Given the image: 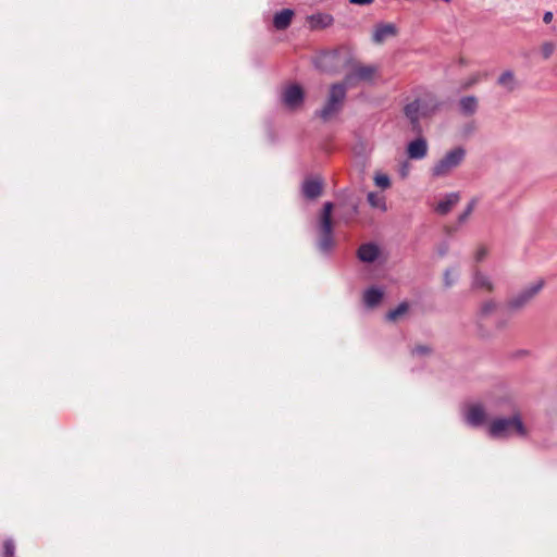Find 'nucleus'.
<instances>
[{
	"instance_id": "obj_34",
	"label": "nucleus",
	"mask_w": 557,
	"mask_h": 557,
	"mask_svg": "<svg viewBox=\"0 0 557 557\" xmlns=\"http://www.w3.org/2000/svg\"><path fill=\"white\" fill-rule=\"evenodd\" d=\"M335 55L334 52H327V53H324L322 57H321V60H326V59H333Z\"/></svg>"
},
{
	"instance_id": "obj_8",
	"label": "nucleus",
	"mask_w": 557,
	"mask_h": 557,
	"mask_svg": "<svg viewBox=\"0 0 557 557\" xmlns=\"http://www.w3.org/2000/svg\"><path fill=\"white\" fill-rule=\"evenodd\" d=\"M282 101L289 109H296L304 101V90L299 85H289L282 92Z\"/></svg>"
},
{
	"instance_id": "obj_26",
	"label": "nucleus",
	"mask_w": 557,
	"mask_h": 557,
	"mask_svg": "<svg viewBox=\"0 0 557 557\" xmlns=\"http://www.w3.org/2000/svg\"><path fill=\"white\" fill-rule=\"evenodd\" d=\"M374 183L377 187H380L382 189H386L391 186V180H389L388 175H386L384 173H376L374 175Z\"/></svg>"
},
{
	"instance_id": "obj_11",
	"label": "nucleus",
	"mask_w": 557,
	"mask_h": 557,
	"mask_svg": "<svg viewBox=\"0 0 557 557\" xmlns=\"http://www.w3.org/2000/svg\"><path fill=\"white\" fill-rule=\"evenodd\" d=\"M407 153L410 159L420 160L428 153V144L423 138H417L409 143Z\"/></svg>"
},
{
	"instance_id": "obj_7",
	"label": "nucleus",
	"mask_w": 557,
	"mask_h": 557,
	"mask_svg": "<svg viewBox=\"0 0 557 557\" xmlns=\"http://www.w3.org/2000/svg\"><path fill=\"white\" fill-rule=\"evenodd\" d=\"M543 281L533 282L515 296L510 298L508 301V307L512 310H519L529 305L532 299L540 293L543 287Z\"/></svg>"
},
{
	"instance_id": "obj_17",
	"label": "nucleus",
	"mask_w": 557,
	"mask_h": 557,
	"mask_svg": "<svg viewBox=\"0 0 557 557\" xmlns=\"http://www.w3.org/2000/svg\"><path fill=\"white\" fill-rule=\"evenodd\" d=\"M294 12L289 9H284L277 12L273 18V25L276 29L282 30L289 26Z\"/></svg>"
},
{
	"instance_id": "obj_30",
	"label": "nucleus",
	"mask_w": 557,
	"mask_h": 557,
	"mask_svg": "<svg viewBox=\"0 0 557 557\" xmlns=\"http://www.w3.org/2000/svg\"><path fill=\"white\" fill-rule=\"evenodd\" d=\"M313 21H317L322 27H326L332 24L333 17L331 15H319L313 17Z\"/></svg>"
},
{
	"instance_id": "obj_33",
	"label": "nucleus",
	"mask_w": 557,
	"mask_h": 557,
	"mask_svg": "<svg viewBox=\"0 0 557 557\" xmlns=\"http://www.w3.org/2000/svg\"><path fill=\"white\" fill-rule=\"evenodd\" d=\"M349 1L352 4H360V5L370 4L373 2V0H349Z\"/></svg>"
},
{
	"instance_id": "obj_20",
	"label": "nucleus",
	"mask_w": 557,
	"mask_h": 557,
	"mask_svg": "<svg viewBox=\"0 0 557 557\" xmlns=\"http://www.w3.org/2000/svg\"><path fill=\"white\" fill-rule=\"evenodd\" d=\"M459 108L462 114L472 115L478 109V99L474 96H466L459 100Z\"/></svg>"
},
{
	"instance_id": "obj_5",
	"label": "nucleus",
	"mask_w": 557,
	"mask_h": 557,
	"mask_svg": "<svg viewBox=\"0 0 557 557\" xmlns=\"http://www.w3.org/2000/svg\"><path fill=\"white\" fill-rule=\"evenodd\" d=\"M462 416L468 425L479 428L484 424L487 425L490 423V419H492L494 414H491L487 399L485 404L479 401L468 404L463 408Z\"/></svg>"
},
{
	"instance_id": "obj_14",
	"label": "nucleus",
	"mask_w": 557,
	"mask_h": 557,
	"mask_svg": "<svg viewBox=\"0 0 557 557\" xmlns=\"http://www.w3.org/2000/svg\"><path fill=\"white\" fill-rule=\"evenodd\" d=\"M497 85L505 89L507 92H512L519 88V82L512 71L507 70L503 72L497 78Z\"/></svg>"
},
{
	"instance_id": "obj_3",
	"label": "nucleus",
	"mask_w": 557,
	"mask_h": 557,
	"mask_svg": "<svg viewBox=\"0 0 557 557\" xmlns=\"http://www.w3.org/2000/svg\"><path fill=\"white\" fill-rule=\"evenodd\" d=\"M347 88L345 84L336 83L331 85L326 102L317 115L324 122L335 117L343 109L346 99Z\"/></svg>"
},
{
	"instance_id": "obj_31",
	"label": "nucleus",
	"mask_w": 557,
	"mask_h": 557,
	"mask_svg": "<svg viewBox=\"0 0 557 557\" xmlns=\"http://www.w3.org/2000/svg\"><path fill=\"white\" fill-rule=\"evenodd\" d=\"M487 256V250L485 247H480L476 249L474 253V259L476 262H481L484 260V258Z\"/></svg>"
},
{
	"instance_id": "obj_27",
	"label": "nucleus",
	"mask_w": 557,
	"mask_h": 557,
	"mask_svg": "<svg viewBox=\"0 0 557 557\" xmlns=\"http://www.w3.org/2000/svg\"><path fill=\"white\" fill-rule=\"evenodd\" d=\"M555 49H556V47H555L554 42L545 41L541 46V53L544 59H549L553 55Z\"/></svg>"
},
{
	"instance_id": "obj_21",
	"label": "nucleus",
	"mask_w": 557,
	"mask_h": 557,
	"mask_svg": "<svg viewBox=\"0 0 557 557\" xmlns=\"http://www.w3.org/2000/svg\"><path fill=\"white\" fill-rule=\"evenodd\" d=\"M460 272L457 267L448 268L443 274V284L445 288L453 287L459 280Z\"/></svg>"
},
{
	"instance_id": "obj_1",
	"label": "nucleus",
	"mask_w": 557,
	"mask_h": 557,
	"mask_svg": "<svg viewBox=\"0 0 557 557\" xmlns=\"http://www.w3.org/2000/svg\"><path fill=\"white\" fill-rule=\"evenodd\" d=\"M491 414L486 433L495 440H508L513 436L524 437L527 428L518 411L513 398L508 393H500L488 397Z\"/></svg>"
},
{
	"instance_id": "obj_6",
	"label": "nucleus",
	"mask_w": 557,
	"mask_h": 557,
	"mask_svg": "<svg viewBox=\"0 0 557 557\" xmlns=\"http://www.w3.org/2000/svg\"><path fill=\"white\" fill-rule=\"evenodd\" d=\"M376 74L375 65H356L351 72L346 74L342 84H345L348 89L357 86L359 82L373 83Z\"/></svg>"
},
{
	"instance_id": "obj_2",
	"label": "nucleus",
	"mask_w": 557,
	"mask_h": 557,
	"mask_svg": "<svg viewBox=\"0 0 557 557\" xmlns=\"http://www.w3.org/2000/svg\"><path fill=\"white\" fill-rule=\"evenodd\" d=\"M333 203L325 202L319 218L317 247L322 253H330L335 247L332 223Z\"/></svg>"
},
{
	"instance_id": "obj_4",
	"label": "nucleus",
	"mask_w": 557,
	"mask_h": 557,
	"mask_svg": "<svg viewBox=\"0 0 557 557\" xmlns=\"http://www.w3.org/2000/svg\"><path fill=\"white\" fill-rule=\"evenodd\" d=\"M466 149L455 147L447 151L432 168V175L435 177H445L457 169L465 160Z\"/></svg>"
},
{
	"instance_id": "obj_28",
	"label": "nucleus",
	"mask_w": 557,
	"mask_h": 557,
	"mask_svg": "<svg viewBox=\"0 0 557 557\" xmlns=\"http://www.w3.org/2000/svg\"><path fill=\"white\" fill-rule=\"evenodd\" d=\"M432 354V348L428 345H417L412 349V355L417 357L429 356Z\"/></svg>"
},
{
	"instance_id": "obj_35",
	"label": "nucleus",
	"mask_w": 557,
	"mask_h": 557,
	"mask_svg": "<svg viewBox=\"0 0 557 557\" xmlns=\"http://www.w3.org/2000/svg\"><path fill=\"white\" fill-rule=\"evenodd\" d=\"M446 251H447V247H445V248L441 249L440 253H441L442 256H444V255L446 253Z\"/></svg>"
},
{
	"instance_id": "obj_37",
	"label": "nucleus",
	"mask_w": 557,
	"mask_h": 557,
	"mask_svg": "<svg viewBox=\"0 0 557 557\" xmlns=\"http://www.w3.org/2000/svg\"><path fill=\"white\" fill-rule=\"evenodd\" d=\"M476 79H472L469 84H467V86H470L472 84H475Z\"/></svg>"
},
{
	"instance_id": "obj_13",
	"label": "nucleus",
	"mask_w": 557,
	"mask_h": 557,
	"mask_svg": "<svg viewBox=\"0 0 557 557\" xmlns=\"http://www.w3.org/2000/svg\"><path fill=\"white\" fill-rule=\"evenodd\" d=\"M472 288L473 289H484L486 292H493L494 283L490 275H487L479 270H474L473 276H472Z\"/></svg>"
},
{
	"instance_id": "obj_36",
	"label": "nucleus",
	"mask_w": 557,
	"mask_h": 557,
	"mask_svg": "<svg viewBox=\"0 0 557 557\" xmlns=\"http://www.w3.org/2000/svg\"><path fill=\"white\" fill-rule=\"evenodd\" d=\"M504 326H505V323H504V322H499V323L497 324V327H498V329H502V327H504Z\"/></svg>"
},
{
	"instance_id": "obj_12",
	"label": "nucleus",
	"mask_w": 557,
	"mask_h": 557,
	"mask_svg": "<svg viewBox=\"0 0 557 557\" xmlns=\"http://www.w3.org/2000/svg\"><path fill=\"white\" fill-rule=\"evenodd\" d=\"M460 200V194L459 193H449L446 194L443 199H441L436 207L435 211L441 214L445 215L447 214Z\"/></svg>"
},
{
	"instance_id": "obj_19",
	"label": "nucleus",
	"mask_w": 557,
	"mask_h": 557,
	"mask_svg": "<svg viewBox=\"0 0 557 557\" xmlns=\"http://www.w3.org/2000/svg\"><path fill=\"white\" fill-rule=\"evenodd\" d=\"M383 299V290L377 287H371L364 292L363 300L367 307L373 308Z\"/></svg>"
},
{
	"instance_id": "obj_16",
	"label": "nucleus",
	"mask_w": 557,
	"mask_h": 557,
	"mask_svg": "<svg viewBox=\"0 0 557 557\" xmlns=\"http://www.w3.org/2000/svg\"><path fill=\"white\" fill-rule=\"evenodd\" d=\"M379 256V248L374 244H363L358 249V258L362 262H373Z\"/></svg>"
},
{
	"instance_id": "obj_10",
	"label": "nucleus",
	"mask_w": 557,
	"mask_h": 557,
	"mask_svg": "<svg viewBox=\"0 0 557 557\" xmlns=\"http://www.w3.org/2000/svg\"><path fill=\"white\" fill-rule=\"evenodd\" d=\"M404 113L406 117L410 121L412 131L420 132V119L424 117L425 115L421 114L419 102L413 100L412 102L406 104V107L404 108Z\"/></svg>"
},
{
	"instance_id": "obj_23",
	"label": "nucleus",
	"mask_w": 557,
	"mask_h": 557,
	"mask_svg": "<svg viewBox=\"0 0 557 557\" xmlns=\"http://www.w3.org/2000/svg\"><path fill=\"white\" fill-rule=\"evenodd\" d=\"M409 309V306L407 302L399 304L395 309L388 311L386 314V319L388 321H396L400 317H403Z\"/></svg>"
},
{
	"instance_id": "obj_15",
	"label": "nucleus",
	"mask_w": 557,
	"mask_h": 557,
	"mask_svg": "<svg viewBox=\"0 0 557 557\" xmlns=\"http://www.w3.org/2000/svg\"><path fill=\"white\" fill-rule=\"evenodd\" d=\"M416 101L420 104L421 114L425 116L434 113L440 107V102L433 95H425L424 97L416 99Z\"/></svg>"
},
{
	"instance_id": "obj_22",
	"label": "nucleus",
	"mask_w": 557,
	"mask_h": 557,
	"mask_svg": "<svg viewBox=\"0 0 557 557\" xmlns=\"http://www.w3.org/2000/svg\"><path fill=\"white\" fill-rule=\"evenodd\" d=\"M367 199L371 207L379 208L383 211L386 210L385 199H384V197L380 196L379 194L371 191L368 194Z\"/></svg>"
},
{
	"instance_id": "obj_9",
	"label": "nucleus",
	"mask_w": 557,
	"mask_h": 557,
	"mask_svg": "<svg viewBox=\"0 0 557 557\" xmlns=\"http://www.w3.org/2000/svg\"><path fill=\"white\" fill-rule=\"evenodd\" d=\"M323 182L320 177H308L304 181L301 190L307 199H315L322 193Z\"/></svg>"
},
{
	"instance_id": "obj_18",
	"label": "nucleus",
	"mask_w": 557,
	"mask_h": 557,
	"mask_svg": "<svg viewBox=\"0 0 557 557\" xmlns=\"http://www.w3.org/2000/svg\"><path fill=\"white\" fill-rule=\"evenodd\" d=\"M395 34L396 27L393 24H380L374 30L373 40L377 44H381Z\"/></svg>"
},
{
	"instance_id": "obj_29",
	"label": "nucleus",
	"mask_w": 557,
	"mask_h": 557,
	"mask_svg": "<svg viewBox=\"0 0 557 557\" xmlns=\"http://www.w3.org/2000/svg\"><path fill=\"white\" fill-rule=\"evenodd\" d=\"M4 557H14L15 545L12 540H7L4 542Z\"/></svg>"
},
{
	"instance_id": "obj_25",
	"label": "nucleus",
	"mask_w": 557,
	"mask_h": 557,
	"mask_svg": "<svg viewBox=\"0 0 557 557\" xmlns=\"http://www.w3.org/2000/svg\"><path fill=\"white\" fill-rule=\"evenodd\" d=\"M479 199L476 197L472 198L469 203L467 205L465 211L458 216V222L463 223L467 221V219L470 216V214L473 212L475 206L478 205Z\"/></svg>"
},
{
	"instance_id": "obj_32",
	"label": "nucleus",
	"mask_w": 557,
	"mask_h": 557,
	"mask_svg": "<svg viewBox=\"0 0 557 557\" xmlns=\"http://www.w3.org/2000/svg\"><path fill=\"white\" fill-rule=\"evenodd\" d=\"M553 17H554L553 13L550 11H547L543 15V22L546 24H549L553 21Z\"/></svg>"
},
{
	"instance_id": "obj_24",
	"label": "nucleus",
	"mask_w": 557,
	"mask_h": 557,
	"mask_svg": "<svg viewBox=\"0 0 557 557\" xmlns=\"http://www.w3.org/2000/svg\"><path fill=\"white\" fill-rule=\"evenodd\" d=\"M496 308H497L496 301H494L492 299L484 301L481 305L480 310H479L480 318H485V317L492 314L496 310Z\"/></svg>"
}]
</instances>
